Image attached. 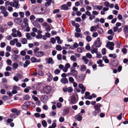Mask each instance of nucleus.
Returning <instances> with one entry per match:
<instances>
[{"label": "nucleus", "mask_w": 128, "mask_h": 128, "mask_svg": "<svg viewBox=\"0 0 128 128\" xmlns=\"http://www.w3.org/2000/svg\"><path fill=\"white\" fill-rule=\"evenodd\" d=\"M73 90L72 88L70 87H68V88L67 91L69 93L72 92Z\"/></svg>", "instance_id": "obj_47"}, {"label": "nucleus", "mask_w": 128, "mask_h": 128, "mask_svg": "<svg viewBox=\"0 0 128 128\" xmlns=\"http://www.w3.org/2000/svg\"><path fill=\"white\" fill-rule=\"evenodd\" d=\"M82 59L84 60L85 64H88V60L87 58L85 56H82Z\"/></svg>", "instance_id": "obj_25"}, {"label": "nucleus", "mask_w": 128, "mask_h": 128, "mask_svg": "<svg viewBox=\"0 0 128 128\" xmlns=\"http://www.w3.org/2000/svg\"><path fill=\"white\" fill-rule=\"evenodd\" d=\"M68 80L70 82L72 83L74 82V79L72 77H70L68 78Z\"/></svg>", "instance_id": "obj_56"}, {"label": "nucleus", "mask_w": 128, "mask_h": 128, "mask_svg": "<svg viewBox=\"0 0 128 128\" xmlns=\"http://www.w3.org/2000/svg\"><path fill=\"white\" fill-rule=\"evenodd\" d=\"M38 74L39 76H43L44 73L43 72L40 70H39L38 72Z\"/></svg>", "instance_id": "obj_55"}, {"label": "nucleus", "mask_w": 128, "mask_h": 128, "mask_svg": "<svg viewBox=\"0 0 128 128\" xmlns=\"http://www.w3.org/2000/svg\"><path fill=\"white\" fill-rule=\"evenodd\" d=\"M70 58L71 60L74 62L76 61V59L75 56L73 55L71 56Z\"/></svg>", "instance_id": "obj_43"}, {"label": "nucleus", "mask_w": 128, "mask_h": 128, "mask_svg": "<svg viewBox=\"0 0 128 128\" xmlns=\"http://www.w3.org/2000/svg\"><path fill=\"white\" fill-rule=\"evenodd\" d=\"M2 98L3 100L5 101L8 100L9 99L8 97L6 96H4Z\"/></svg>", "instance_id": "obj_52"}, {"label": "nucleus", "mask_w": 128, "mask_h": 128, "mask_svg": "<svg viewBox=\"0 0 128 128\" xmlns=\"http://www.w3.org/2000/svg\"><path fill=\"white\" fill-rule=\"evenodd\" d=\"M0 10H1V12L2 14L4 12H6V10L5 7L2 6H0Z\"/></svg>", "instance_id": "obj_28"}, {"label": "nucleus", "mask_w": 128, "mask_h": 128, "mask_svg": "<svg viewBox=\"0 0 128 128\" xmlns=\"http://www.w3.org/2000/svg\"><path fill=\"white\" fill-rule=\"evenodd\" d=\"M78 86L82 90L81 93L82 94H84V92L86 91V89L83 84H79L78 85Z\"/></svg>", "instance_id": "obj_12"}, {"label": "nucleus", "mask_w": 128, "mask_h": 128, "mask_svg": "<svg viewBox=\"0 0 128 128\" xmlns=\"http://www.w3.org/2000/svg\"><path fill=\"white\" fill-rule=\"evenodd\" d=\"M60 72V70H59L56 69L54 70V73L56 74H58Z\"/></svg>", "instance_id": "obj_54"}, {"label": "nucleus", "mask_w": 128, "mask_h": 128, "mask_svg": "<svg viewBox=\"0 0 128 128\" xmlns=\"http://www.w3.org/2000/svg\"><path fill=\"white\" fill-rule=\"evenodd\" d=\"M86 56L88 58L90 59L92 58V55L90 53H88L86 54Z\"/></svg>", "instance_id": "obj_41"}, {"label": "nucleus", "mask_w": 128, "mask_h": 128, "mask_svg": "<svg viewBox=\"0 0 128 128\" xmlns=\"http://www.w3.org/2000/svg\"><path fill=\"white\" fill-rule=\"evenodd\" d=\"M92 38L90 36H87L86 37V40L88 42H90L92 40Z\"/></svg>", "instance_id": "obj_50"}, {"label": "nucleus", "mask_w": 128, "mask_h": 128, "mask_svg": "<svg viewBox=\"0 0 128 128\" xmlns=\"http://www.w3.org/2000/svg\"><path fill=\"white\" fill-rule=\"evenodd\" d=\"M12 58L13 61H15L20 58V55L15 54L12 56Z\"/></svg>", "instance_id": "obj_16"}, {"label": "nucleus", "mask_w": 128, "mask_h": 128, "mask_svg": "<svg viewBox=\"0 0 128 128\" xmlns=\"http://www.w3.org/2000/svg\"><path fill=\"white\" fill-rule=\"evenodd\" d=\"M26 36L28 40H31L32 39V37H31L30 34L29 33H28L26 34Z\"/></svg>", "instance_id": "obj_36"}, {"label": "nucleus", "mask_w": 128, "mask_h": 128, "mask_svg": "<svg viewBox=\"0 0 128 128\" xmlns=\"http://www.w3.org/2000/svg\"><path fill=\"white\" fill-rule=\"evenodd\" d=\"M108 34H112V36H114V33L113 32L112 30L111 29L109 30L108 32Z\"/></svg>", "instance_id": "obj_48"}, {"label": "nucleus", "mask_w": 128, "mask_h": 128, "mask_svg": "<svg viewBox=\"0 0 128 128\" xmlns=\"http://www.w3.org/2000/svg\"><path fill=\"white\" fill-rule=\"evenodd\" d=\"M100 112L95 110L92 112V114L94 116H96L97 114Z\"/></svg>", "instance_id": "obj_35"}, {"label": "nucleus", "mask_w": 128, "mask_h": 128, "mask_svg": "<svg viewBox=\"0 0 128 128\" xmlns=\"http://www.w3.org/2000/svg\"><path fill=\"white\" fill-rule=\"evenodd\" d=\"M25 14L26 16L27 17L29 16L30 15V13L28 11H26L25 12Z\"/></svg>", "instance_id": "obj_64"}, {"label": "nucleus", "mask_w": 128, "mask_h": 128, "mask_svg": "<svg viewBox=\"0 0 128 128\" xmlns=\"http://www.w3.org/2000/svg\"><path fill=\"white\" fill-rule=\"evenodd\" d=\"M85 77V76L83 74L79 75L77 76L75 78H76L77 81L78 82H82Z\"/></svg>", "instance_id": "obj_5"}, {"label": "nucleus", "mask_w": 128, "mask_h": 128, "mask_svg": "<svg viewBox=\"0 0 128 128\" xmlns=\"http://www.w3.org/2000/svg\"><path fill=\"white\" fill-rule=\"evenodd\" d=\"M98 33L100 34H102L103 33V31L102 29V28H99L98 29Z\"/></svg>", "instance_id": "obj_42"}, {"label": "nucleus", "mask_w": 128, "mask_h": 128, "mask_svg": "<svg viewBox=\"0 0 128 128\" xmlns=\"http://www.w3.org/2000/svg\"><path fill=\"white\" fill-rule=\"evenodd\" d=\"M21 42L22 44H24L27 43V40L26 38H21Z\"/></svg>", "instance_id": "obj_27"}, {"label": "nucleus", "mask_w": 128, "mask_h": 128, "mask_svg": "<svg viewBox=\"0 0 128 128\" xmlns=\"http://www.w3.org/2000/svg\"><path fill=\"white\" fill-rule=\"evenodd\" d=\"M102 106V105L99 103L95 105L94 107V108L95 110L100 112V108Z\"/></svg>", "instance_id": "obj_11"}, {"label": "nucleus", "mask_w": 128, "mask_h": 128, "mask_svg": "<svg viewBox=\"0 0 128 128\" xmlns=\"http://www.w3.org/2000/svg\"><path fill=\"white\" fill-rule=\"evenodd\" d=\"M98 49L96 48H94L93 49L91 48L90 51L92 54L95 53L97 54Z\"/></svg>", "instance_id": "obj_23"}, {"label": "nucleus", "mask_w": 128, "mask_h": 128, "mask_svg": "<svg viewBox=\"0 0 128 128\" xmlns=\"http://www.w3.org/2000/svg\"><path fill=\"white\" fill-rule=\"evenodd\" d=\"M23 21L24 23L26 25L28 26V20L27 18H24L23 20Z\"/></svg>", "instance_id": "obj_34"}, {"label": "nucleus", "mask_w": 128, "mask_h": 128, "mask_svg": "<svg viewBox=\"0 0 128 128\" xmlns=\"http://www.w3.org/2000/svg\"><path fill=\"white\" fill-rule=\"evenodd\" d=\"M102 61L101 60H100L98 61L97 62V63L98 64H99V66L100 67H102L104 66V65L103 64H102Z\"/></svg>", "instance_id": "obj_30"}, {"label": "nucleus", "mask_w": 128, "mask_h": 128, "mask_svg": "<svg viewBox=\"0 0 128 128\" xmlns=\"http://www.w3.org/2000/svg\"><path fill=\"white\" fill-rule=\"evenodd\" d=\"M15 22L18 24H21L22 20L19 18H16L14 19Z\"/></svg>", "instance_id": "obj_17"}, {"label": "nucleus", "mask_w": 128, "mask_h": 128, "mask_svg": "<svg viewBox=\"0 0 128 128\" xmlns=\"http://www.w3.org/2000/svg\"><path fill=\"white\" fill-rule=\"evenodd\" d=\"M13 69H17L18 66V65L16 63H14L13 64Z\"/></svg>", "instance_id": "obj_45"}, {"label": "nucleus", "mask_w": 128, "mask_h": 128, "mask_svg": "<svg viewBox=\"0 0 128 128\" xmlns=\"http://www.w3.org/2000/svg\"><path fill=\"white\" fill-rule=\"evenodd\" d=\"M95 45L96 47L99 48L101 46V44L100 42V38H98L97 40L94 42Z\"/></svg>", "instance_id": "obj_8"}, {"label": "nucleus", "mask_w": 128, "mask_h": 128, "mask_svg": "<svg viewBox=\"0 0 128 128\" xmlns=\"http://www.w3.org/2000/svg\"><path fill=\"white\" fill-rule=\"evenodd\" d=\"M42 35L40 34H38L36 36V38L38 39H41L42 37Z\"/></svg>", "instance_id": "obj_38"}, {"label": "nucleus", "mask_w": 128, "mask_h": 128, "mask_svg": "<svg viewBox=\"0 0 128 128\" xmlns=\"http://www.w3.org/2000/svg\"><path fill=\"white\" fill-rule=\"evenodd\" d=\"M17 115L16 114L14 113H12L10 115V118H14L16 117Z\"/></svg>", "instance_id": "obj_33"}, {"label": "nucleus", "mask_w": 128, "mask_h": 128, "mask_svg": "<svg viewBox=\"0 0 128 128\" xmlns=\"http://www.w3.org/2000/svg\"><path fill=\"white\" fill-rule=\"evenodd\" d=\"M93 9L94 10L98 9L99 10H101L102 8V6H101L93 5L92 6Z\"/></svg>", "instance_id": "obj_15"}, {"label": "nucleus", "mask_w": 128, "mask_h": 128, "mask_svg": "<svg viewBox=\"0 0 128 128\" xmlns=\"http://www.w3.org/2000/svg\"><path fill=\"white\" fill-rule=\"evenodd\" d=\"M30 61L28 60H26L25 62V64L24 65V68H26L30 64Z\"/></svg>", "instance_id": "obj_29"}, {"label": "nucleus", "mask_w": 128, "mask_h": 128, "mask_svg": "<svg viewBox=\"0 0 128 128\" xmlns=\"http://www.w3.org/2000/svg\"><path fill=\"white\" fill-rule=\"evenodd\" d=\"M82 114L81 113H79L78 115L75 116V118L77 119L78 121H81L82 119Z\"/></svg>", "instance_id": "obj_13"}, {"label": "nucleus", "mask_w": 128, "mask_h": 128, "mask_svg": "<svg viewBox=\"0 0 128 128\" xmlns=\"http://www.w3.org/2000/svg\"><path fill=\"white\" fill-rule=\"evenodd\" d=\"M95 16L93 14H91V16H90L89 17V19L90 20H92V19H94L95 18Z\"/></svg>", "instance_id": "obj_60"}, {"label": "nucleus", "mask_w": 128, "mask_h": 128, "mask_svg": "<svg viewBox=\"0 0 128 128\" xmlns=\"http://www.w3.org/2000/svg\"><path fill=\"white\" fill-rule=\"evenodd\" d=\"M11 111L12 112L14 113H16L17 116H18L20 114V112L19 111H18L17 110L16 108H12L11 110Z\"/></svg>", "instance_id": "obj_18"}, {"label": "nucleus", "mask_w": 128, "mask_h": 128, "mask_svg": "<svg viewBox=\"0 0 128 128\" xmlns=\"http://www.w3.org/2000/svg\"><path fill=\"white\" fill-rule=\"evenodd\" d=\"M31 88L30 87L28 86L24 90V92H29V90H30Z\"/></svg>", "instance_id": "obj_58"}, {"label": "nucleus", "mask_w": 128, "mask_h": 128, "mask_svg": "<svg viewBox=\"0 0 128 128\" xmlns=\"http://www.w3.org/2000/svg\"><path fill=\"white\" fill-rule=\"evenodd\" d=\"M77 51L79 53H81L84 51V49L82 47L78 48L77 49Z\"/></svg>", "instance_id": "obj_31"}, {"label": "nucleus", "mask_w": 128, "mask_h": 128, "mask_svg": "<svg viewBox=\"0 0 128 128\" xmlns=\"http://www.w3.org/2000/svg\"><path fill=\"white\" fill-rule=\"evenodd\" d=\"M125 33L127 34L128 33V28L127 26H126L124 29Z\"/></svg>", "instance_id": "obj_53"}, {"label": "nucleus", "mask_w": 128, "mask_h": 128, "mask_svg": "<svg viewBox=\"0 0 128 128\" xmlns=\"http://www.w3.org/2000/svg\"><path fill=\"white\" fill-rule=\"evenodd\" d=\"M45 54L44 52L42 51H38L35 53V56L38 57H41L44 56Z\"/></svg>", "instance_id": "obj_10"}, {"label": "nucleus", "mask_w": 128, "mask_h": 128, "mask_svg": "<svg viewBox=\"0 0 128 128\" xmlns=\"http://www.w3.org/2000/svg\"><path fill=\"white\" fill-rule=\"evenodd\" d=\"M19 14L20 15V18H22L24 17V12H19Z\"/></svg>", "instance_id": "obj_44"}, {"label": "nucleus", "mask_w": 128, "mask_h": 128, "mask_svg": "<svg viewBox=\"0 0 128 128\" xmlns=\"http://www.w3.org/2000/svg\"><path fill=\"white\" fill-rule=\"evenodd\" d=\"M13 2H11V6L14 7L17 9H18L20 6V4H18V0H13Z\"/></svg>", "instance_id": "obj_1"}, {"label": "nucleus", "mask_w": 128, "mask_h": 128, "mask_svg": "<svg viewBox=\"0 0 128 128\" xmlns=\"http://www.w3.org/2000/svg\"><path fill=\"white\" fill-rule=\"evenodd\" d=\"M86 69V67L85 65L83 64L80 66V70L81 71H84Z\"/></svg>", "instance_id": "obj_22"}, {"label": "nucleus", "mask_w": 128, "mask_h": 128, "mask_svg": "<svg viewBox=\"0 0 128 128\" xmlns=\"http://www.w3.org/2000/svg\"><path fill=\"white\" fill-rule=\"evenodd\" d=\"M70 75L76 78L78 74V71L76 70L72 67H71L70 70Z\"/></svg>", "instance_id": "obj_3"}, {"label": "nucleus", "mask_w": 128, "mask_h": 128, "mask_svg": "<svg viewBox=\"0 0 128 128\" xmlns=\"http://www.w3.org/2000/svg\"><path fill=\"white\" fill-rule=\"evenodd\" d=\"M43 90L46 94H50L51 92L52 88L50 86H46L43 88Z\"/></svg>", "instance_id": "obj_4"}, {"label": "nucleus", "mask_w": 128, "mask_h": 128, "mask_svg": "<svg viewBox=\"0 0 128 128\" xmlns=\"http://www.w3.org/2000/svg\"><path fill=\"white\" fill-rule=\"evenodd\" d=\"M56 114V112L54 111H53L52 112H50V115L52 116H54Z\"/></svg>", "instance_id": "obj_57"}, {"label": "nucleus", "mask_w": 128, "mask_h": 128, "mask_svg": "<svg viewBox=\"0 0 128 128\" xmlns=\"http://www.w3.org/2000/svg\"><path fill=\"white\" fill-rule=\"evenodd\" d=\"M56 49L58 51H60L62 50V47L60 45H57L56 47Z\"/></svg>", "instance_id": "obj_39"}, {"label": "nucleus", "mask_w": 128, "mask_h": 128, "mask_svg": "<svg viewBox=\"0 0 128 128\" xmlns=\"http://www.w3.org/2000/svg\"><path fill=\"white\" fill-rule=\"evenodd\" d=\"M30 98L28 94H26L24 97V99L26 100H28Z\"/></svg>", "instance_id": "obj_59"}, {"label": "nucleus", "mask_w": 128, "mask_h": 128, "mask_svg": "<svg viewBox=\"0 0 128 128\" xmlns=\"http://www.w3.org/2000/svg\"><path fill=\"white\" fill-rule=\"evenodd\" d=\"M55 38L57 40V42L58 44H61L63 42V40H61L60 37L58 36H56Z\"/></svg>", "instance_id": "obj_21"}, {"label": "nucleus", "mask_w": 128, "mask_h": 128, "mask_svg": "<svg viewBox=\"0 0 128 128\" xmlns=\"http://www.w3.org/2000/svg\"><path fill=\"white\" fill-rule=\"evenodd\" d=\"M60 9L62 10H66L68 9V8L66 4H64L61 6Z\"/></svg>", "instance_id": "obj_20"}, {"label": "nucleus", "mask_w": 128, "mask_h": 128, "mask_svg": "<svg viewBox=\"0 0 128 128\" xmlns=\"http://www.w3.org/2000/svg\"><path fill=\"white\" fill-rule=\"evenodd\" d=\"M20 54L22 56H24L26 54V52L24 50L21 51L20 52Z\"/></svg>", "instance_id": "obj_61"}, {"label": "nucleus", "mask_w": 128, "mask_h": 128, "mask_svg": "<svg viewBox=\"0 0 128 128\" xmlns=\"http://www.w3.org/2000/svg\"><path fill=\"white\" fill-rule=\"evenodd\" d=\"M48 98V96L46 95H43L40 98L41 101L43 103L46 104V103Z\"/></svg>", "instance_id": "obj_6"}, {"label": "nucleus", "mask_w": 128, "mask_h": 128, "mask_svg": "<svg viewBox=\"0 0 128 128\" xmlns=\"http://www.w3.org/2000/svg\"><path fill=\"white\" fill-rule=\"evenodd\" d=\"M68 101L70 102V104H76L78 101V100H76L74 95H73L70 96V98L68 99Z\"/></svg>", "instance_id": "obj_2"}, {"label": "nucleus", "mask_w": 128, "mask_h": 128, "mask_svg": "<svg viewBox=\"0 0 128 128\" xmlns=\"http://www.w3.org/2000/svg\"><path fill=\"white\" fill-rule=\"evenodd\" d=\"M109 56L110 58L112 57L114 59H115L116 58L117 56L116 54L114 53L112 54H110L109 55Z\"/></svg>", "instance_id": "obj_26"}, {"label": "nucleus", "mask_w": 128, "mask_h": 128, "mask_svg": "<svg viewBox=\"0 0 128 128\" xmlns=\"http://www.w3.org/2000/svg\"><path fill=\"white\" fill-rule=\"evenodd\" d=\"M31 60L32 62L33 63L36 62V58L34 57H32L31 59Z\"/></svg>", "instance_id": "obj_46"}, {"label": "nucleus", "mask_w": 128, "mask_h": 128, "mask_svg": "<svg viewBox=\"0 0 128 128\" xmlns=\"http://www.w3.org/2000/svg\"><path fill=\"white\" fill-rule=\"evenodd\" d=\"M60 82L62 83L65 84L68 83V80L66 78H63L61 79L60 80Z\"/></svg>", "instance_id": "obj_14"}, {"label": "nucleus", "mask_w": 128, "mask_h": 128, "mask_svg": "<svg viewBox=\"0 0 128 128\" xmlns=\"http://www.w3.org/2000/svg\"><path fill=\"white\" fill-rule=\"evenodd\" d=\"M41 86V84L40 83H38L35 85V86L37 90H39Z\"/></svg>", "instance_id": "obj_32"}, {"label": "nucleus", "mask_w": 128, "mask_h": 128, "mask_svg": "<svg viewBox=\"0 0 128 128\" xmlns=\"http://www.w3.org/2000/svg\"><path fill=\"white\" fill-rule=\"evenodd\" d=\"M18 39L17 38H14L13 40H11L10 42V44L12 46L14 45L18 41Z\"/></svg>", "instance_id": "obj_19"}, {"label": "nucleus", "mask_w": 128, "mask_h": 128, "mask_svg": "<svg viewBox=\"0 0 128 128\" xmlns=\"http://www.w3.org/2000/svg\"><path fill=\"white\" fill-rule=\"evenodd\" d=\"M50 41L53 44H55L56 42V39L54 38H51L50 39Z\"/></svg>", "instance_id": "obj_37"}, {"label": "nucleus", "mask_w": 128, "mask_h": 128, "mask_svg": "<svg viewBox=\"0 0 128 128\" xmlns=\"http://www.w3.org/2000/svg\"><path fill=\"white\" fill-rule=\"evenodd\" d=\"M94 26H92L90 28V30L91 32H93L94 31H96V27Z\"/></svg>", "instance_id": "obj_49"}, {"label": "nucleus", "mask_w": 128, "mask_h": 128, "mask_svg": "<svg viewBox=\"0 0 128 128\" xmlns=\"http://www.w3.org/2000/svg\"><path fill=\"white\" fill-rule=\"evenodd\" d=\"M42 123L43 126L46 127L47 126V124L45 120H42Z\"/></svg>", "instance_id": "obj_40"}, {"label": "nucleus", "mask_w": 128, "mask_h": 128, "mask_svg": "<svg viewBox=\"0 0 128 128\" xmlns=\"http://www.w3.org/2000/svg\"><path fill=\"white\" fill-rule=\"evenodd\" d=\"M46 2L45 3L44 5L46 7H47L50 5L52 3L53 4H54V0H45Z\"/></svg>", "instance_id": "obj_9"}, {"label": "nucleus", "mask_w": 128, "mask_h": 128, "mask_svg": "<svg viewBox=\"0 0 128 128\" xmlns=\"http://www.w3.org/2000/svg\"><path fill=\"white\" fill-rule=\"evenodd\" d=\"M114 43L112 42H109L106 44V47L111 50H112L114 49Z\"/></svg>", "instance_id": "obj_7"}, {"label": "nucleus", "mask_w": 128, "mask_h": 128, "mask_svg": "<svg viewBox=\"0 0 128 128\" xmlns=\"http://www.w3.org/2000/svg\"><path fill=\"white\" fill-rule=\"evenodd\" d=\"M75 36L76 37L78 38L79 37L82 38V36H81L80 34L76 32L75 34Z\"/></svg>", "instance_id": "obj_51"}, {"label": "nucleus", "mask_w": 128, "mask_h": 128, "mask_svg": "<svg viewBox=\"0 0 128 128\" xmlns=\"http://www.w3.org/2000/svg\"><path fill=\"white\" fill-rule=\"evenodd\" d=\"M122 113H121L120 114V115L118 116L117 117V118L118 120H121L122 118Z\"/></svg>", "instance_id": "obj_63"}, {"label": "nucleus", "mask_w": 128, "mask_h": 128, "mask_svg": "<svg viewBox=\"0 0 128 128\" xmlns=\"http://www.w3.org/2000/svg\"><path fill=\"white\" fill-rule=\"evenodd\" d=\"M33 24L34 26L38 28H40V25L37 22H35L33 23Z\"/></svg>", "instance_id": "obj_24"}, {"label": "nucleus", "mask_w": 128, "mask_h": 128, "mask_svg": "<svg viewBox=\"0 0 128 128\" xmlns=\"http://www.w3.org/2000/svg\"><path fill=\"white\" fill-rule=\"evenodd\" d=\"M32 98L35 101H37L38 100V98L34 95H33L32 96Z\"/></svg>", "instance_id": "obj_62"}]
</instances>
